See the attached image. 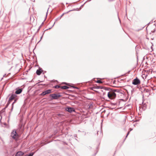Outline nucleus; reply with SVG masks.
<instances>
[{"instance_id":"f704fd0d","label":"nucleus","mask_w":156,"mask_h":156,"mask_svg":"<svg viewBox=\"0 0 156 156\" xmlns=\"http://www.w3.org/2000/svg\"><path fill=\"white\" fill-rule=\"evenodd\" d=\"M129 133H130V132L129 131H128L126 134V135H127V136H128L129 135Z\"/></svg>"},{"instance_id":"8fccbe9b","label":"nucleus","mask_w":156,"mask_h":156,"mask_svg":"<svg viewBox=\"0 0 156 156\" xmlns=\"http://www.w3.org/2000/svg\"><path fill=\"white\" fill-rule=\"evenodd\" d=\"M150 23V22H149V23H148V24H148V25Z\"/></svg>"},{"instance_id":"aec40b11","label":"nucleus","mask_w":156,"mask_h":156,"mask_svg":"<svg viewBox=\"0 0 156 156\" xmlns=\"http://www.w3.org/2000/svg\"><path fill=\"white\" fill-rule=\"evenodd\" d=\"M10 103V102L8 101L7 104L6 105V106L5 107V108H7V107L9 106V104Z\"/></svg>"},{"instance_id":"5fc2aeb1","label":"nucleus","mask_w":156,"mask_h":156,"mask_svg":"<svg viewBox=\"0 0 156 156\" xmlns=\"http://www.w3.org/2000/svg\"><path fill=\"white\" fill-rule=\"evenodd\" d=\"M44 77H46L45 76V75L44 76Z\"/></svg>"},{"instance_id":"a19ab883","label":"nucleus","mask_w":156,"mask_h":156,"mask_svg":"<svg viewBox=\"0 0 156 156\" xmlns=\"http://www.w3.org/2000/svg\"><path fill=\"white\" fill-rule=\"evenodd\" d=\"M6 75V74H5L3 75V77H5V76Z\"/></svg>"},{"instance_id":"4c0bfd02","label":"nucleus","mask_w":156,"mask_h":156,"mask_svg":"<svg viewBox=\"0 0 156 156\" xmlns=\"http://www.w3.org/2000/svg\"><path fill=\"white\" fill-rule=\"evenodd\" d=\"M48 11H47V13H46V17H47V14H48Z\"/></svg>"},{"instance_id":"ea45409f","label":"nucleus","mask_w":156,"mask_h":156,"mask_svg":"<svg viewBox=\"0 0 156 156\" xmlns=\"http://www.w3.org/2000/svg\"><path fill=\"white\" fill-rule=\"evenodd\" d=\"M83 5H81V6H80V9L83 6Z\"/></svg>"},{"instance_id":"39448f33","label":"nucleus","mask_w":156,"mask_h":156,"mask_svg":"<svg viewBox=\"0 0 156 156\" xmlns=\"http://www.w3.org/2000/svg\"><path fill=\"white\" fill-rule=\"evenodd\" d=\"M132 83L134 85H138L140 84V81L137 77H136V78L133 80Z\"/></svg>"},{"instance_id":"c85d7f7f","label":"nucleus","mask_w":156,"mask_h":156,"mask_svg":"<svg viewBox=\"0 0 156 156\" xmlns=\"http://www.w3.org/2000/svg\"><path fill=\"white\" fill-rule=\"evenodd\" d=\"M127 136H128L127 135H126V137L124 140L123 142L125 141V140H126V138L127 137Z\"/></svg>"},{"instance_id":"f3484780","label":"nucleus","mask_w":156,"mask_h":156,"mask_svg":"<svg viewBox=\"0 0 156 156\" xmlns=\"http://www.w3.org/2000/svg\"><path fill=\"white\" fill-rule=\"evenodd\" d=\"M80 10V8H77L76 9H73L69 10V11H68V12H67V13H68V12H70L72 11H76V10Z\"/></svg>"},{"instance_id":"473e14b6","label":"nucleus","mask_w":156,"mask_h":156,"mask_svg":"<svg viewBox=\"0 0 156 156\" xmlns=\"http://www.w3.org/2000/svg\"><path fill=\"white\" fill-rule=\"evenodd\" d=\"M129 133H130V132L129 131H128L126 134V135H127V136H128L129 135Z\"/></svg>"},{"instance_id":"c03bdc74","label":"nucleus","mask_w":156,"mask_h":156,"mask_svg":"<svg viewBox=\"0 0 156 156\" xmlns=\"http://www.w3.org/2000/svg\"><path fill=\"white\" fill-rule=\"evenodd\" d=\"M126 73H125V74H124V75H126ZM123 75H121V76H123Z\"/></svg>"},{"instance_id":"49530a36","label":"nucleus","mask_w":156,"mask_h":156,"mask_svg":"<svg viewBox=\"0 0 156 156\" xmlns=\"http://www.w3.org/2000/svg\"><path fill=\"white\" fill-rule=\"evenodd\" d=\"M130 131H131V130H132V129H131V128H130Z\"/></svg>"},{"instance_id":"dca6fc26","label":"nucleus","mask_w":156,"mask_h":156,"mask_svg":"<svg viewBox=\"0 0 156 156\" xmlns=\"http://www.w3.org/2000/svg\"><path fill=\"white\" fill-rule=\"evenodd\" d=\"M113 90L114 91V92L115 93V92H117L118 93H120L121 94H122V93L120 91H121V90H119V89H113Z\"/></svg>"},{"instance_id":"3c124183","label":"nucleus","mask_w":156,"mask_h":156,"mask_svg":"<svg viewBox=\"0 0 156 156\" xmlns=\"http://www.w3.org/2000/svg\"><path fill=\"white\" fill-rule=\"evenodd\" d=\"M115 104H113V105H115Z\"/></svg>"},{"instance_id":"864d4df0","label":"nucleus","mask_w":156,"mask_h":156,"mask_svg":"<svg viewBox=\"0 0 156 156\" xmlns=\"http://www.w3.org/2000/svg\"><path fill=\"white\" fill-rule=\"evenodd\" d=\"M137 121V120H136V121H134L136 122V121Z\"/></svg>"},{"instance_id":"09e8293b","label":"nucleus","mask_w":156,"mask_h":156,"mask_svg":"<svg viewBox=\"0 0 156 156\" xmlns=\"http://www.w3.org/2000/svg\"><path fill=\"white\" fill-rule=\"evenodd\" d=\"M3 77H2V79H1V81L3 79Z\"/></svg>"},{"instance_id":"0eeeda50","label":"nucleus","mask_w":156,"mask_h":156,"mask_svg":"<svg viewBox=\"0 0 156 156\" xmlns=\"http://www.w3.org/2000/svg\"><path fill=\"white\" fill-rule=\"evenodd\" d=\"M17 96L15 94H12L11 95V96L9 97V101L11 102L12 100L15 99L16 97Z\"/></svg>"},{"instance_id":"f03ea898","label":"nucleus","mask_w":156,"mask_h":156,"mask_svg":"<svg viewBox=\"0 0 156 156\" xmlns=\"http://www.w3.org/2000/svg\"><path fill=\"white\" fill-rule=\"evenodd\" d=\"M107 95L108 98L111 99H114L116 97V94L114 92L113 89L108 92Z\"/></svg>"},{"instance_id":"cd10ccee","label":"nucleus","mask_w":156,"mask_h":156,"mask_svg":"<svg viewBox=\"0 0 156 156\" xmlns=\"http://www.w3.org/2000/svg\"><path fill=\"white\" fill-rule=\"evenodd\" d=\"M41 28V27H39L38 28V29L37 30V32H38L40 30V29Z\"/></svg>"},{"instance_id":"c756f323","label":"nucleus","mask_w":156,"mask_h":156,"mask_svg":"<svg viewBox=\"0 0 156 156\" xmlns=\"http://www.w3.org/2000/svg\"><path fill=\"white\" fill-rule=\"evenodd\" d=\"M127 136H128L127 135H126V137L124 140L123 142L125 141V140H126V138L127 137Z\"/></svg>"},{"instance_id":"603ef678","label":"nucleus","mask_w":156,"mask_h":156,"mask_svg":"<svg viewBox=\"0 0 156 156\" xmlns=\"http://www.w3.org/2000/svg\"><path fill=\"white\" fill-rule=\"evenodd\" d=\"M98 131L97 133L98 134Z\"/></svg>"},{"instance_id":"37998d69","label":"nucleus","mask_w":156,"mask_h":156,"mask_svg":"<svg viewBox=\"0 0 156 156\" xmlns=\"http://www.w3.org/2000/svg\"><path fill=\"white\" fill-rule=\"evenodd\" d=\"M6 124H6V123H4V125H6Z\"/></svg>"},{"instance_id":"f8f14e48","label":"nucleus","mask_w":156,"mask_h":156,"mask_svg":"<svg viewBox=\"0 0 156 156\" xmlns=\"http://www.w3.org/2000/svg\"><path fill=\"white\" fill-rule=\"evenodd\" d=\"M97 88L104 89L105 90H108L109 91H110L112 89L109 87H101Z\"/></svg>"},{"instance_id":"2f4dec72","label":"nucleus","mask_w":156,"mask_h":156,"mask_svg":"<svg viewBox=\"0 0 156 156\" xmlns=\"http://www.w3.org/2000/svg\"><path fill=\"white\" fill-rule=\"evenodd\" d=\"M98 152V151H97L96 152V153H94V156H95L96 155V154H97V153Z\"/></svg>"},{"instance_id":"5701e85b","label":"nucleus","mask_w":156,"mask_h":156,"mask_svg":"<svg viewBox=\"0 0 156 156\" xmlns=\"http://www.w3.org/2000/svg\"><path fill=\"white\" fill-rule=\"evenodd\" d=\"M46 18L44 20V21H43V22H42V23H41V24L40 25V26H39V27H41L44 25V21H45V20H46Z\"/></svg>"},{"instance_id":"de8ad7c7","label":"nucleus","mask_w":156,"mask_h":156,"mask_svg":"<svg viewBox=\"0 0 156 156\" xmlns=\"http://www.w3.org/2000/svg\"><path fill=\"white\" fill-rule=\"evenodd\" d=\"M119 22L120 23L121 22L120 20V19L119 18Z\"/></svg>"},{"instance_id":"393cba45","label":"nucleus","mask_w":156,"mask_h":156,"mask_svg":"<svg viewBox=\"0 0 156 156\" xmlns=\"http://www.w3.org/2000/svg\"><path fill=\"white\" fill-rule=\"evenodd\" d=\"M72 87L74 89H79V88L77 87H75V86H72Z\"/></svg>"},{"instance_id":"c9c22d12","label":"nucleus","mask_w":156,"mask_h":156,"mask_svg":"<svg viewBox=\"0 0 156 156\" xmlns=\"http://www.w3.org/2000/svg\"><path fill=\"white\" fill-rule=\"evenodd\" d=\"M12 111H11V112H9V115L10 116V114L11 113V112Z\"/></svg>"},{"instance_id":"58836bf2","label":"nucleus","mask_w":156,"mask_h":156,"mask_svg":"<svg viewBox=\"0 0 156 156\" xmlns=\"http://www.w3.org/2000/svg\"><path fill=\"white\" fill-rule=\"evenodd\" d=\"M39 83H41V82H43V81H40L39 80Z\"/></svg>"},{"instance_id":"6e6552de","label":"nucleus","mask_w":156,"mask_h":156,"mask_svg":"<svg viewBox=\"0 0 156 156\" xmlns=\"http://www.w3.org/2000/svg\"><path fill=\"white\" fill-rule=\"evenodd\" d=\"M43 71V70L42 68H41L40 67H39L38 69H37L36 72V73L38 75H40L42 72Z\"/></svg>"},{"instance_id":"bb28decb","label":"nucleus","mask_w":156,"mask_h":156,"mask_svg":"<svg viewBox=\"0 0 156 156\" xmlns=\"http://www.w3.org/2000/svg\"><path fill=\"white\" fill-rule=\"evenodd\" d=\"M63 13L60 16H59L60 18L61 19V18L62 17V16L64 15L65 13Z\"/></svg>"},{"instance_id":"6ab92c4d","label":"nucleus","mask_w":156,"mask_h":156,"mask_svg":"<svg viewBox=\"0 0 156 156\" xmlns=\"http://www.w3.org/2000/svg\"><path fill=\"white\" fill-rule=\"evenodd\" d=\"M53 87L54 88L57 89V88H61V86H59L58 85H56L55 86H54Z\"/></svg>"},{"instance_id":"4468645a","label":"nucleus","mask_w":156,"mask_h":156,"mask_svg":"<svg viewBox=\"0 0 156 156\" xmlns=\"http://www.w3.org/2000/svg\"><path fill=\"white\" fill-rule=\"evenodd\" d=\"M61 88L62 89H66L69 88V87L67 86H61Z\"/></svg>"},{"instance_id":"423d86ee","label":"nucleus","mask_w":156,"mask_h":156,"mask_svg":"<svg viewBox=\"0 0 156 156\" xmlns=\"http://www.w3.org/2000/svg\"><path fill=\"white\" fill-rule=\"evenodd\" d=\"M65 110L69 113H72L75 111V109L74 108L69 107L66 108Z\"/></svg>"},{"instance_id":"412c9836","label":"nucleus","mask_w":156,"mask_h":156,"mask_svg":"<svg viewBox=\"0 0 156 156\" xmlns=\"http://www.w3.org/2000/svg\"><path fill=\"white\" fill-rule=\"evenodd\" d=\"M62 84H65L66 85H67L68 86H69V83H67L66 82H63L62 83Z\"/></svg>"},{"instance_id":"b1692460","label":"nucleus","mask_w":156,"mask_h":156,"mask_svg":"<svg viewBox=\"0 0 156 156\" xmlns=\"http://www.w3.org/2000/svg\"><path fill=\"white\" fill-rule=\"evenodd\" d=\"M60 19H61V18H60L59 17L58 18L56 19H55V23L56 21H58V20H59Z\"/></svg>"},{"instance_id":"20e7f679","label":"nucleus","mask_w":156,"mask_h":156,"mask_svg":"<svg viewBox=\"0 0 156 156\" xmlns=\"http://www.w3.org/2000/svg\"><path fill=\"white\" fill-rule=\"evenodd\" d=\"M52 90L49 89L43 91L40 94V95L41 96H44L46 95L50 94Z\"/></svg>"},{"instance_id":"4be33fe9","label":"nucleus","mask_w":156,"mask_h":156,"mask_svg":"<svg viewBox=\"0 0 156 156\" xmlns=\"http://www.w3.org/2000/svg\"><path fill=\"white\" fill-rule=\"evenodd\" d=\"M96 82L99 83H103L102 81L100 80H98L96 81Z\"/></svg>"},{"instance_id":"a18cd8bd","label":"nucleus","mask_w":156,"mask_h":156,"mask_svg":"<svg viewBox=\"0 0 156 156\" xmlns=\"http://www.w3.org/2000/svg\"><path fill=\"white\" fill-rule=\"evenodd\" d=\"M6 108H5V107L3 108V110H5Z\"/></svg>"},{"instance_id":"ddd939ff","label":"nucleus","mask_w":156,"mask_h":156,"mask_svg":"<svg viewBox=\"0 0 156 156\" xmlns=\"http://www.w3.org/2000/svg\"><path fill=\"white\" fill-rule=\"evenodd\" d=\"M14 99V101L12 103V108H11V111H12V110H13V104L14 103H16L17 100V98H15V99Z\"/></svg>"},{"instance_id":"f257e3e1","label":"nucleus","mask_w":156,"mask_h":156,"mask_svg":"<svg viewBox=\"0 0 156 156\" xmlns=\"http://www.w3.org/2000/svg\"><path fill=\"white\" fill-rule=\"evenodd\" d=\"M11 136L13 139L16 140H18L20 137L19 135L17 133L16 130L15 129H13L12 131Z\"/></svg>"},{"instance_id":"9d476101","label":"nucleus","mask_w":156,"mask_h":156,"mask_svg":"<svg viewBox=\"0 0 156 156\" xmlns=\"http://www.w3.org/2000/svg\"><path fill=\"white\" fill-rule=\"evenodd\" d=\"M24 154V153L21 151H17L16 154L15 156H22Z\"/></svg>"},{"instance_id":"1a4fd4ad","label":"nucleus","mask_w":156,"mask_h":156,"mask_svg":"<svg viewBox=\"0 0 156 156\" xmlns=\"http://www.w3.org/2000/svg\"><path fill=\"white\" fill-rule=\"evenodd\" d=\"M23 89L22 88H18L16 89L15 94H20L22 91Z\"/></svg>"},{"instance_id":"72a5a7b5","label":"nucleus","mask_w":156,"mask_h":156,"mask_svg":"<svg viewBox=\"0 0 156 156\" xmlns=\"http://www.w3.org/2000/svg\"><path fill=\"white\" fill-rule=\"evenodd\" d=\"M129 133H130V132L129 131H128L126 134V135H127V136H128L129 135Z\"/></svg>"},{"instance_id":"7c9ffc66","label":"nucleus","mask_w":156,"mask_h":156,"mask_svg":"<svg viewBox=\"0 0 156 156\" xmlns=\"http://www.w3.org/2000/svg\"><path fill=\"white\" fill-rule=\"evenodd\" d=\"M43 74H44V73H46V71H44L43 70Z\"/></svg>"},{"instance_id":"9b49d317","label":"nucleus","mask_w":156,"mask_h":156,"mask_svg":"<svg viewBox=\"0 0 156 156\" xmlns=\"http://www.w3.org/2000/svg\"><path fill=\"white\" fill-rule=\"evenodd\" d=\"M55 24V22H54V24H53V25L52 26V27H50V28H48V29H46V30H44V31H43V34H42V36H41V38H40V41L38 42H39L41 41V40L42 39V37H43V35H44V33L45 32V31H47V30H50V29H51V28H52V27L54 26V25Z\"/></svg>"},{"instance_id":"7ed1b4c3","label":"nucleus","mask_w":156,"mask_h":156,"mask_svg":"<svg viewBox=\"0 0 156 156\" xmlns=\"http://www.w3.org/2000/svg\"><path fill=\"white\" fill-rule=\"evenodd\" d=\"M49 96L51 97V100H57L59 98L62 96V95L60 94V93H54L49 95Z\"/></svg>"},{"instance_id":"a211bd4d","label":"nucleus","mask_w":156,"mask_h":156,"mask_svg":"<svg viewBox=\"0 0 156 156\" xmlns=\"http://www.w3.org/2000/svg\"><path fill=\"white\" fill-rule=\"evenodd\" d=\"M57 116H58L59 117H62L64 116V115L62 114L58 113L57 114Z\"/></svg>"},{"instance_id":"e433bc0d","label":"nucleus","mask_w":156,"mask_h":156,"mask_svg":"<svg viewBox=\"0 0 156 156\" xmlns=\"http://www.w3.org/2000/svg\"><path fill=\"white\" fill-rule=\"evenodd\" d=\"M74 136L76 137V138H77V135L76 134H75L74 135Z\"/></svg>"},{"instance_id":"79ce46f5","label":"nucleus","mask_w":156,"mask_h":156,"mask_svg":"<svg viewBox=\"0 0 156 156\" xmlns=\"http://www.w3.org/2000/svg\"><path fill=\"white\" fill-rule=\"evenodd\" d=\"M130 71H129L128 72V73H130Z\"/></svg>"},{"instance_id":"2eb2a0df","label":"nucleus","mask_w":156,"mask_h":156,"mask_svg":"<svg viewBox=\"0 0 156 156\" xmlns=\"http://www.w3.org/2000/svg\"><path fill=\"white\" fill-rule=\"evenodd\" d=\"M34 152H31L29 154H26L25 155V156H33L34 154Z\"/></svg>"},{"instance_id":"a878e982","label":"nucleus","mask_w":156,"mask_h":156,"mask_svg":"<svg viewBox=\"0 0 156 156\" xmlns=\"http://www.w3.org/2000/svg\"><path fill=\"white\" fill-rule=\"evenodd\" d=\"M144 90L146 91V92H149V90L148 89H145Z\"/></svg>"}]
</instances>
